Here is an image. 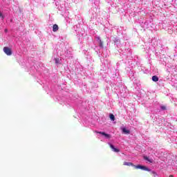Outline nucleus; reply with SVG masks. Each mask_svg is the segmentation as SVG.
<instances>
[{"label": "nucleus", "instance_id": "nucleus-2", "mask_svg": "<svg viewBox=\"0 0 177 177\" xmlns=\"http://www.w3.org/2000/svg\"><path fill=\"white\" fill-rule=\"evenodd\" d=\"M3 52L7 56H11L12 55V49L9 48V47H4Z\"/></svg>", "mask_w": 177, "mask_h": 177}, {"label": "nucleus", "instance_id": "nucleus-14", "mask_svg": "<svg viewBox=\"0 0 177 177\" xmlns=\"http://www.w3.org/2000/svg\"><path fill=\"white\" fill-rule=\"evenodd\" d=\"M5 32H8V29H6V30H5Z\"/></svg>", "mask_w": 177, "mask_h": 177}, {"label": "nucleus", "instance_id": "nucleus-6", "mask_svg": "<svg viewBox=\"0 0 177 177\" xmlns=\"http://www.w3.org/2000/svg\"><path fill=\"white\" fill-rule=\"evenodd\" d=\"M152 81H153V82H158V77L157 75H153L152 77Z\"/></svg>", "mask_w": 177, "mask_h": 177}, {"label": "nucleus", "instance_id": "nucleus-9", "mask_svg": "<svg viewBox=\"0 0 177 177\" xmlns=\"http://www.w3.org/2000/svg\"><path fill=\"white\" fill-rule=\"evenodd\" d=\"M100 48H103V41L102 40H100Z\"/></svg>", "mask_w": 177, "mask_h": 177}, {"label": "nucleus", "instance_id": "nucleus-8", "mask_svg": "<svg viewBox=\"0 0 177 177\" xmlns=\"http://www.w3.org/2000/svg\"><path fill=\"white\" fill-rule=\"evenodd\" d=\"M110 118L111 121H115V116H114L113 114L110 115Z\"/></svg>", "mask_w": 177, "mask_h": 177}, {"label": "nucleus", "instance_id": "nucleus-7", "mask_svg": "<svg viewBox=\"0 0 177 177\" xmlns=\"http://www.w3.org/2000/svg\"><path fill=\"white\" fill-rule=\"evenodd\" d=\"M123 133H126V135H129L130 132L129 130H127L126 128L122 129Z\"/></svg>", "mask_w": 177, "mask_h": 177}, {"label": "nucleus", "instance_id": "nucleus-13", "mask_svg": "<svg viewBox=\"0 0 177 177\" xmlns=\"http://www.w3.org/2000/svg\"><path fill=\"white\" fill-rule=\"evenodd\" d=\"M161 109H162V110H166L167 108L165 106H161Z\"/></svg>", "mask_w": 177, "mask_h": 177}, {"label": "nucleus", "instance_id": "nucleus-15", "mask_svg": "<svg viewBox=\"0 0 177 177\" xmlns=\"http://www.w3.org/2000/svg\"><path fill=\"white\" fill-rule=\"evenodd\" d=\"M169 177H174V176H172V175H170Z\"/></svg>", "mask_w": 177, "mask_h": 177}, {"label": "nucleus", "instance_id": "nucleus-12", "mask_svg": "<svg viewBox=\"0 0 177 177\" xmlns=\"http://www.w3.org/2000/svg\"><path fill=\"white\" fill-rule=\"evenodd\" d=\"M55 63L57 64V63H59V59L56 58L55 59Z\"/></svg>", "mask_w": 177, "mask_h": 177}, {"label": "nucleus", "instance_id": "nucleus-11", "mask_svg": "<svg viewBox=\"0 0 177 177\" xmlns=\"http://www.w3.org/2000/svg\"><path fill=\"white\" fill-rule=\"evenodd\" d=\"M144 158H145V160H146L147 161H150V160H149V158H148L147 156L144 157Z\"/></svg>", "mask_w": 177, "mask_h": 177}, {"label": "nucleus", "instance_id": "nucleus-10", "mask_svg": "<svg viewBox=\"0 0 177 177\" xmlns=\"http://www.w3.org/2000/svg\"><path fill=\"white\" fill-rule=\"evenodd\" d=\"M151 175H153V176H157V173L156 171H151Z\"/></svg>", "mask_w": 177, "mask_h": 177}, {"label": "nucleus", "instance_id": "nucleus-5", "mask_svg": "<svg viewBox=\"0 0 177 177\" xmlns=\"http://www.w3.org/2000/svg\"><path fill=\"white\" fill-rule=\"evenodd\" d=\"M110 147H111V149H113V151H115V153L120 152V149H118L114 147V145H110Z\"/></svg>", "mask_w": 177, "mask_h": 177}, {"label": "nucleus", "instance_id": "nucleus-4", "mask_svg": "<svg viewBox=\"0 0 177 177\" xmlns=\"http://www.w3.org/2000/svg\"><path fill=\"white\" fill-rule=\"evenodd\" d=\"M59 30V26L57 24H54L53 26V32H56Z\"/></svg>", "mask_w": 177, "mask_h": 177}, {"label": "nucleus", "instance_id": "nucleus-1", "mask_svg": "<svg viewBox=\"0 0 177 177\" xmlns=\"http://www.w3.org/2000/svg\"><path fill=\"white\" fill-rule=\"evenodd\" d=\"M124 165H127V167H134L136 169H142V171H147L148 172H150V169L146 166H142L140 165H135L133 163L130 162H124Z\"/></svg>", "mask_w": 177, "mask_h": 177}, {"label": "nucleus", "instance_id": "nucleus-3", "mask_svg": "<svg viewBox=\"0 0 177 177\" xmlns=\"http://www.w3.org/2000/svg\"><path fill=\"white\" fill-rule=\"evenodd\" d=\"M95 133H100V135H102V136H104L105 138H106V139L111 138V136L110 134H107L104 132L97 131H95Z\"/></svg>", "mask_w": 177, "mask_h": 177}]
</instances>
